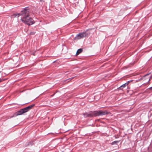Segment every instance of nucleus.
<instances>
[{
	"mask_svg": "<svg viewBox=\"0 0 152 152\" xmlns=\"http://www.w3.org/2000/svg\"><path fill=\"white\" fill-rule=\"evenodd\" d=\"M104 114V112L101 110L94 112L91 111L89 113H84L83 114L84 116L85 117H95Z\"/></svg>",
	"mask_w": 152,
	"mask_h": 152,
	"instance_id": "f03ea898",
	"label": "nucleus"
},
{
	"mask_svg": "<svg viewBox=\"0 0 152 152\" xmlns=\"http://www.w3.org/2000/svg\"><path fill=\"white\" fill-rule=\"evenodd\" d=\"M109 113H108V112H106V111H105V114H108Z\"/></svg>",
	"mask_w": 152,
	"mask_h": 152,
	"instance_id": "6e6552de",
	"label": "nucleus"
},
{
	"mask_svg": "<svg viewBox=\"0 0 152 152\" xmlns=\"http://www.w3.org/2000/svg\"><path fill=\"white\" fill-rule=\"evenodd\" d=\"M149 89H150V90H152V87H151V88H149Z\"/></svg>",
	"mask_w": 152,
	"mask_h": 152,
	"instance_id": "9d476101",
	"label": "nucleus"
},
{
	"mask_svg": "<svg viewBox=\"0 0 152 152\" xmlns=\"http://www.w3.org/2000/svg\"><path fill=\"white\" fill-rule=\"evenodd\" d=\"M128 84H129V83H125L124 84L122 85L121 86L120 88H121L122 87L125 88L128 85Z\"/></svg>",
	"mask_w": 152,
	"mask_h": 152,
	"instance_id": "423d86ee",
	"label": "nucleus"
},
{
	"mask_svg": "<svg viewBox=\"0 0 152 152\" xmlns=\"http://www.w3.org/2000/svg\"><path fill=\"white\" fill-rule=\"evenodd\" d=\"M119 141H115L114 142H112V145H114L115 144H116L117 142H118Z\"/></svg>",
	"mask_w": 152,
	"mask_h": 152,
	"instance_id": "0eeeda50",
	"label": "nucleus"
},
{
	"mask_svg": "<svg viewBox=\"0 0 152 152\" xmlns=\"http://www.w3.org/2000/svg\"><path fill=\"white\" fill-rule=\"evenodd\" d=\"M148 75V74H147L146 75H145V76H146Z\"/></svg>",
	"mask_w": 152,
	"mask_h": 152,
	"instance_id": "ddd939ff",
	"label": "nucleus"
},
{
	"mask_svg": "<svg viewBox=\"0 0 152 152\" xmlns=\"http://www.w3.org/2000/svg\"><path fill=\"white\" fill-rule=\"evenodd\" d=\"M83 50L82 49H78L76 53V54L77 55H78L79 54L82 52Z\"/></svg>",
	"mask_w": 152,
	"mask_h": 152,
	"instance_id": "39448f33",
	"label": "nucleus"
},
{
	"mask_svg": "<svg viewBox=\"0 0 152 152\" xmlns=\"http://www.w3.org/2000/svg\"><path fill=\"white\" fill-rule=\"evenodd\" d=\"M2 81V80L1 79H0V83Z\"/></svg>",
	"mask_w": 152,
	"mask_h": 152,
	"instance_id": "f8f14e48",
	"label": "nucleus"
},
{
	"mask_svg": "<svg viewBox=\"0 0 152 152\" xmlns=\"http://www.w3.org/2000/svg\"><path fill=\"white\" fill-rule=\"evenodd\" d=\"M29 11L28 7H26L23 10L21 11L20 13L14 14L12 16L14 17H18L20 16H21V20L28 25H31L34 23L32 18L29 17Z\"/></svg>",
	"mask_w": 152,
	"mask_h": 152,
	"instance_id": "f257e3e1",
	"label": "nucleus"
},
{
	"mask_svg": "<svg viewBox=\"0 0 152 152\" xmlns=\"http://www.w3.org/2000/svg\"><path fill=\"white\" fill-rule=\"evenodd\" d=\"M88 35V34L86 32H83L80 33L77 35L75 38L74 39H80L86 37Z\"/></svg>",
	"mask_w": 152,
	"mask_h": 152,
	"instance_id": "20e7f679",
	"label": "nucleus"
},
{
	"mask_svg": "<svg viewBox=\"0 0 152 152\" xmlns=\"http://www.w3.org/2000/svg\"><path fill=\"white\" fill-rule=\"evenodd\" d=\"M34 106V104H33L24 108L21 109L19 111H18L16 112V115H20L26 113L31 110Z\"/></svg>",
	"mask_w": 152,
	"mask_h": 152,
	"instance_id": "7ed1b4c3",
	"label": "nucleus"
},
{
	"mask_svg": "<svg viewBox=\"0 0 152 152\" xmlns=\"http://www.w3.org/2000/svg\"><path fill=\"white\" fill-rule=\"evenodd\" d=\"M151 78H152V77H150V78L149 79V81H150V80L151 79Z\"/></svg>",
	"mask_w": 152,
	"mask_h": 152,
	"instance_id": "1a4fd4ad",
	"label": "nucleus"
},
{
	"mask_svg": "<svg viewBox=\"0 0 152 152\" xmlns=\"http://www.w3.org/2000/svg\"><path fill=\"white\" fill-rule=\"evenodd\" d=\"M44 0H40V1H44Z\"/></svg>",
	"mask_w": 152,
	"mask_h": 152,
	"instance_id": "9b49d317",
	"label": "nucleus"
}]
</instances>
